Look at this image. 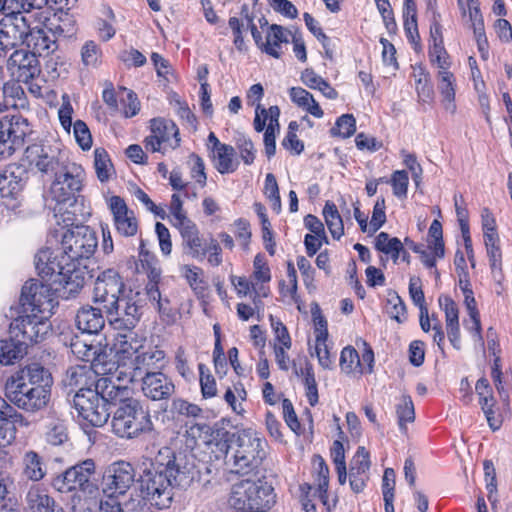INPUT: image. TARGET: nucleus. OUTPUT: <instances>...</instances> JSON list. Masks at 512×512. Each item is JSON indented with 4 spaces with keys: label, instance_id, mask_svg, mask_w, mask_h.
<instances>
[{
    "label": "nucleus",
    "instance_id": "obj_56",
    "mask_svg": "<svg viewBox=\"0 0 512 512\" xmlns=\"http://www.w3.org/2000/svg\"><path fill=\"white\" fill-rule=\"evenodd\" d=\"M390 183L393 188V193L395 196L401 198L406 197L407 189H408V173L404 170H397L392 174Z\"/></svg>",
    "mask_w": 512,
    "mask_h": 512
},
{
    "label": "nucleus",
    "instance_id": "obj_57",
    "mask_svg": "<svg viewBox=\"0 0 512 512\" xmlns=\"http://www.w3.org/2000/svg\"><path fill=\"white\" fill-rule=\"evenodd\" d=\"M439 305L445 312L446 325L459 323L458 308L449 296H440Z\"/></svg>",
    "mask_w": 512,
    "mask_h": 512
},
{
    "label": "nucleus",
    "instance_id": "obj_62",
    "mask_svg": "<svg viewBox=\"0 0 512 512\" xmlns=\"http://www.w3.org/2000/svg\"><path fill=\"white\" fill-rule=\"evenodd\" d=\"M146 296L149 301L153 304L155 308L158 309L159 312H166L168 309L169 301L168 299H162L161 293L158 288V284L156 283H148L146 285Z\"/></svg>",
    "mask_w": 512,
    "mask_h": 512
},
{
    "label": "nucleus",
    "instance_id": "obj_7",
    "mask_svg": "<svg viewBox=\"0 0 512 512\" xmlns=\"http://www.w3.org/2000/svg\"><path fill=\"white\" fill-rule=\"evenodd\" d=\"M117 302L113 309L107 308L104 310L110 323L118 329H132L141 316L143 303L141 292L129 289L117 298Z\"/></svg>",
    "mask_w": 512,
    "mask_h": 512
},
{
    "label": "nucleus",
    "instance_id": "obj_47",
    "mask_svg": "<svg viewBox=\"0 0 512 512\" xmlns=\"http://www.w3.org/2000/svg\"><path fill=\"white\" fill-rule=\"evenodd\" d=\"M45 438L51 445L57 446L63 444L68 439L64 423L59 420H53L48 423Z\"/></svg>",
    "mask_w": 512,
    "mask_h": 512
},
{
    "label": "nucleus",
    "instance_id": "obj_11",
    "mask_svg": "<svg viewBox=\"0 0 512 512\" xmlns=\"http://www.w3.org/2000/svg\"><path fill=\"white\" fill-rule=\"evenodd\" d=\"M73 404L79 416L92 426L101 427L109 419V407H107V403H105L95 388L94 390H86L75 394Z\"/></svg>",
    "mask_w": 512,
    "mask_h": 512
},
{
    "label": "nucleus",
    "instance_id": "obj_22",
    "mask_svg": "<svg viewBox=\"0 0 512 512\" xmlns=\"http://www.w3.org/2000/svg\"><path fill=\"white\" fill-rule=\"evenodd\" d=\"M7 68L18 82L23 83L33 80L41 72L36 55L23 49L11 54L7 61Z\"/></svg>",
    "mask_w": 512,
    "mask_h": 512
},
{
    "label": "nucleus",
    "instance_id": "obj_55",
    "mask_svg": "<svg viewBox=\"0 0 512 512\" xmlns=\"http://www.w3.org/2000/svg\"><path fill=\"white\" fill-rule=\"evenodd\" d=\"M81 57L85 66L95 67L101 57L99 46L93 41L86 42L81 49Z\"/></svg>",
    "mask_w": 512,
    "mask_h": 512
},
{
    "label": "nucleus",
    "instance_id": "obj_24",
    "mask_svg": "<svg viewBox=\"0 0 512 512\" xmlns=\"http://www.w3.org/2000/svg\"><path fill=\"white\" fill-rule=\"evenodd\" d=\"M114 378L118 381H123V379L117 378L115 369H112L111 373L103 375V377L99 378L95 383V389L105 403H107V407L117 404L119 406L128 402V400H133L130 397L131 390L126 385L116 384ZM124 382L127 381L124 380Z\"/></svg>",
    "mask_w": 512,
    "mask_h": 512
},
{
    "label": "nucleus",
    "instance_id": "obj_50",
    "mask_svg": "<svg viewBox=\"0 0 512 512\" xmlns=\"http://www.w3.org/2000/svg\"><path fill=\"white\" fill-rule=\"evenodd\" d=\"M356 120L351 114H344L338 118L335 126L331 129L333 136L348 138L355 133Z\"/></svg>",
    "mask_w": 512,
    "mask_h": 512
},
{
    "label": "nucleus",
    "instance_id": "obj_8",
    "mask_svg": "<svg viewBox=\"0 0 512 512\" xmlns=\"http://www.w3.org/2000/svg\"><path fill=\"white\" fill-rule=\"evenodd\" d=\"M113 366L114 364L102 362L99 357L92 367L85 365L70 367L62 379V384L69 395L79 394L86 390H94L96 383L94 375H106L111 373Z\"/></svg>",
    "mask_w": 512,
    "mask_h": 512
},
{
    "label": "nucleus",
    "instance_id": "obj_40",
    "mask_svg": "<svg viewBox=\"0 0 512 512\" xmlns=\"http://www.w3.org/2000/svg\"><path fill=\"white\" fill-rule=\"evenodd\" d=\"M323 216L332 237L339 240L344 234V226L338 209L333 202L327 201L325 203Z\"/></svg>",
    "mask_w": 512,
    "mask_h": 512
},
{
    "label": "nucleus",
    "instance_id": "obj_39",
    "mask_svg": "<svg viewBox=\"0 0 512 512\" xmlns=\"http://www.w3.org/2000/svg\"><path fill=\"white\" fill-rule=\"evenodd\" d=\"M464 304L466 306V309L468 311V314L470 316L472 325L469 327V329L472 331H475V337L477 340L483 345V339L481 336V322H480V316L479 311L476 307V301L473 295V291L470 288L469 281L465 282V288H464Z\"/></svg>",
    "mask_w": 512,
    "mask_h": 512
},
{
    "label": "nucleus",
    "instance_id": "obj_9",
    "mask_svg": "<svg viewBox=\"0 0 512 512\" xmlns=\"http://www.w3.org/2000/svg\"><path fill=\"white\" fill-rule=\"evenodd\" d=\"M85 172L80 165L64 163L55 173L50 192L57 202H66L82 190Z\"/></svg>",
    "mask_w": 512,
    "mask_h": 512
},
{
    "label": "nucleus",
    "instance_id": "obj_48",
    "mask_svg": "<svg viewBox=\"0 0 512 512\" xmlns=\"http://www.w3.org/2000/svg\"><path fill=\"white\" fill-rule=\"evenodd\" d=\"M399 428L402 432L407 431L406 424L415 419L414 405L409 396H403L401 403L397 406Z\"/></svg>",
    "mask_w": 512,
    "mask_h": 512
},
{
    "label": "nucleus",
    "instance_id": "obj_54",
    "mask_svg": "<svg viewBox=\"0 0 512 512\" xmlns=\"http://www.w3.org/2000/svg\"><path fill=\"white\" fill-rule=\"evenodd\" d=\"M70 347L74 355L87 362L92 360L96 354V348L93 345L87 344L78 337L72 340Z\"/></svg>",
    "mask_w": 512,
    "mask_h": 512
},
{
    "label": "nucleus",
    "instance_id": "obj_63",
    "mask_svg": "<svg viewBox=\"0 0 512 512\" xmlns=\"http://www.w3.org/2000/svg\"><path fill=\"white\" fill-rule=\"evenodd\" d=\"M189 161L191 163V177L201 187H204L206 185L207 175L205 173V165L203 160L199 156L192 154Z\"/></svg>",
    "mask_w": 512,
    "mask_h": 512
},
{
    "label": "nucleus",
    "instance_id": "obj_5",
    "mask_svg": "<svg viewBox=\"0 0 512 512\" xmlns=\"http://www.w3.org/2000/svg\"><path fill=\"white\" fill-rule=\"evenodd\" d=\"M95 473L94 461L87 459L54 477L52 486L61 493L80 491L86 496H93L98 490Z\"/></svg>",
    "mask_w": 512,
    "mask_h": 512
},
{
    "label": "nucleus",
    "instance_id": "obj_23",
    "mask_svg": "<svg viewBox=\"0 0 512 512\" xmlns=\"http://www.w3.org/2000/svg\"><path fill=\"white\" fill-rule=\"evenodd\" d=\"M108 207L113 216L116 231L124 237H132L138 231V221L123 198L112 196L108 199Z\"/></svg>",
    "mask_w": 512,
    "mask_h": 512
},
{
    "label": "nucleus",
    "instance_id": "obj_37",
    "mask_svg": "<svg viewBox=\"0 0 512 512\" xmlns=\"http://www.w3.org/2000/svg\"><path fill=\"white\" fill-rule=\"evenodd\" d=\"M214 167L220 174L236 171L238 161L235 159V149L231 145L221 146L213 153Z\"/></svg>",
    "mask_w": 512,
    "mask_h": 512
},
{
    "label": "nucleus",
    "instance_id": "obj_36",
    "mask_svg": "<svg viewBox=\"0 0 512 512\" xmlns=\"http://www.w3.org/2000/svg\"><path fill=\"white\" fill-rule=\"evenodd\" d=\"M27 348L23 340L10 335V339L0 341V363L4 365L12 364L26 354Z\"/></svg>",
    "mask_w": 512,
    "mask_h": 512
},
{
    "label": "nucleus",
    "instance_id": "obj_15",
    "mask_svg": "<svg viewBox=\"0 0 512 512\" xmlns=\"http://www.w3.org/2000/svg\"><path fill=\"white\" fill-rule=\"evenodd\" d=\"M15 9H8L0 20V43L6 47H14L26 41L30 32V18Z\"/></svg>",
    "mask_w": 512,
    "mask_h": 512
},
{
    "label": "nucleus",
    "instance_id": "obj_31",
    "mask_svg": "<svg viewBox=\"0 0 512 512\" xmlns=\"http://www.w3.org/2000/svg\"><path fill=\"white\" fill-rule=\"evenodd\" d=\"M68 293V295H75L78 293L85 284L84 271L79 267V264L69 262L66 270L58 279L54 280Z\"/></svg>",
    "mask_w": 512,
    "mask_h": 512
},
{
    "label": "nucleus",
    "instance_id": "obj_46",
    "mask_svg": "<svg viewBox=\"0 0 512 512\" xmlns=\"http://www.w3.org/2000/svg\"><path fill=\"white\" fill-rule=\"evenodd\" d=\"M375 248L389 255L403 251V244L397 237H390L386 232H380L375 239Z\"/></svg>",
    "mask_w": 512,
    "mask_h": 512
},
{
    "label": "nucleus",
    "instance_id": "obj_60",
    "mask_svg": "<svg viewBox=\"0 0 512 512\" xmlns=\"http://www.w3.org/2000/svg\"><path fill=\"white\" fill-rule=\"evenodd\" d=\"M429 235L433 238V252L438 258L444 256V243H443V233H442V225L438 220H434L431 223L429 228Z\"/></svg>",
    "mask_w": 512,
    "mask_h": 512
},
{
    "label": "nucleus",
    "instance_id": "obj_35",
    "mask_svg": "<svg viewBox=\"0 0 512 512\" xmlns=\"http://www.w3.org/2000/svg\"><path fill=\"white\" fill-rule=\"evenodd\" d=\"M260 492V487L251 479H245L234 486V493L240 496L239 499H242L244 504L247 503L250 509H256V511L263 507L259 496Z\"/></svg>",
    "mask_w": 512,
    "mask_h": 512
},
{
    "label": "nucleus",
    "instance_id": "obj_53",
    "mask_svg": "<svg viewBox=\"0 0 512 512\" xmlns=\"http://www.w3.org/2000/svg\"><path fill=\"white\" fill-rule=\"evenodd\" d=\"M170 104L175 109L177 115L191 127H195L196 118L189 109L187 103L183 102L177 94H173L170 98Z\"/></svg>",
    "mask_w": 512,
    "mask_h": 512
},
{
    "label": "nucleus",
    "instance_id": "obj_34",
    "mask_svg": "<svg viewBox=\"0 0 512 512\" xmlns=\"http://www.w3.org/2000/svg\"><path fill=\"white\" fill-rule=\"evenodd\" d=\"M22 475L31 481L37 482L46 475V467L42 457L35 451H27L22 458Z\"/></svg>",
    "mask_w": 512,
    "mask_h": 512
},
{
    "label": "nucleus",
    "instance_id": "obj_17",
    "mask_svg": "<svg viewBox=\"0 0 512 512\" xmlns=\"http://www.w3.org/2000/svg\"><path fill=\"white\" fill-rule=\"evenodd\" d=\"M125 333H118L115 336L113 343V351L115 362L113 369L117 374V378L121 379L120 372L126 370V368L132 363V359L140 353V350L144 348L146 339L139 337L136 333L127 329Z\"/></svg>",
    "mask_w": 512,
    "mask_h": 512
},
{
    "label": "nucleus",
    "instance_id": "obj_20",
    "mask_svg": "<svg viewBox=\"0 0 512 512\" xmlns=\"http://www.w3.org/2000/svg\"><path fill=\"white\" fill-rule=\"evenodd\" d=\"M29 167L42 174L56 173L64 162L59 152L51 146L34 144L25 151Z\"/></svg>",
    "mask_w": 512,
    "mask_h": 512
},
{
    "label": "nucleus",
    "instance_id": "obj_52",
    "mask_svg": "<svg viewBox=\"0 0 512 512\" xmlns=\"http://www.w3.org/2000/svg\"><path fill=\"white\" fill-rule=\"evenodd\" d=\"M491 377L493 379L495 388L501 398V400L508 404L509 394L503 385L502 371H501V359L500 356H496L493 361Z\"/></svg>",
    "mask_w": 512,
    "mask_h": 512
},
{
    "label": "nucleus",
    "instance_id": "obj_18",
    "mask_svg": "<svg viewBox=\"0 0 512 512\" xmlns=\"http://www.w3.org/2000/svg\"><path fill=\"white\" fill-rule=\"evenodd\" d=\"M151 134L145 139V148L151 152H165L179 145V130L174 122L162 118L151 120Z\"/></svg>",
    "mask_w": 512,
    "mask_h": 512
},
{
    "label": "nucleus",
    "instance_id": "obj_6",
    "mask_svg": "<svg viewBox=\"0 0 512 512\" xmlns=\"http://www.w3.org/2000/svg\"><path fill=\"white\" fill-rule=\"evenodd\" d=\"M98 246L96 232L88 226H76L67 230L61 240V249L69 262L79 264L82 259H89Z\"/></svg>",
    "mask_w": 512,
    "mask_h": 512
},
{
    "label": "nucleus",
    "instance_id": "obj_58",
    "mask_svg": "<svg viewBox=\"0 0 512 512\" xmlns=\"http://www.w3.org/2000/svg\"><path fill=\"white\" fill-rule=\"evenodd\" d=\"M74 136L76 138L77 143L83 150H88L92 146V137L87 125L81 121L77 120L73 125Z\"/></svg>",
    "mask_w": 512,
    "mask_h": 512
},
{
    "label": "nucleus",
    "instance_id": "obj_51",
    "mask_svg": "<svg viewBox=\"0 0 512 512\" xmlns=\"http://www.w3.org/2000/svg\"><path fill=\"white\" fill-rule=\"evenodd\" d=\"M430 61L436 65L439 70H449V56L441 43L432 44L429 50Z\"/></svg>",
    "mask_w": 512,
    "mask_h": 512
},
{
    "label": "nucleus",
    "instance_id": "obj_42",
    "mask_svg": "<svg viewBox=\"0 0 512 512\" xmlns=\"http://www.w3.org/2000/svg\"><path fill=\"white\" fill-rule=\"evenodd\" d=\"M458 5H459L460 9L462 10L463 16H466V13L468 11V15H469V19L472 23L474 35L481 36L483 34V32H485V29H484L483 17L480 12L477 1H475V0H458Z\"/></svg>",
    "mask_w": 512,
    "mask_h": 512
},
{
    "label": "nucleus",
    "instance_id": "obj_44",
    "mask_svg": "<svg viewBox=\"0 0 512 512\" xmlns=\"http://www.w3.org/2000/svg\"><path fill=\"white\" fill-rule=\"evenodd\" d=\"M94 167L100 182L108 181L114 173L113 165L105 149L97 148L94 151Z\"/></svg>",
    "mask_w": 512,
    "mask_h": 512
},
{
    "label": "nucleus",
    "instance_id": "obj_19",
    "mask_svg": "<svg viewBox=\"0 0 512 512\" xmlns=\"http://www.w3.org/2000/svg\"><path fill=\"white\" fill-rule=\"evenodd\" d=\"M135 473L128 462L119 461L111 464L102 480V490L106 496L123 495L134 483Z\"/></svg>",
    "mask_w": 512,
    "mask_h": 512
},
{
    "label": "nucleus",
    "instance_id": "obj_30",
    "mask_svg": "<svg viewBox=\"0 0 512 512\" xmlns=\"http://www.w3.org/2000/svg\"><path fill=\"white\" fill-rule=\"evenodd\" d=\"M104 310L101 306H83L76 314L77 328L87 334H97L105 324V319L102 313Z\"/></svg>",
    "mask_w": 512,
    "mask_h": 512
},
{
    "label": "nucleus",
    "instance_id": "obj_2",
    "mask_svg": "<svg viewBox=\"0 0 512 512\" xmlns=\"http://www.w3.org/2000/svg\"><path fill=\"white\" fill-rule=\"evenodd\" d=\"M52 377L47 369L34 363L16 371L6 382V396L18 408L37 412L50 399Z\"/></svg>",
    "mask_w": 512,
    "mask_h": 512
},
{
    "label": "nucleus",
    "instance_id": "obj_61",
    "mask_svg": "<svg viewBox=\"0 0 512 512\" xmlns=\"http://www.w3.org/2000/svg\"><path fill=\"white\" fill-rule=\"evenodd\" d=\"M385 208V199L381 197L376 201L373 208V213L370 221L371 233H375L386 222Z\"/></svg>",
    "mask_w": 512,
    "mask_h": 512
},
{
    "label": "nucleus",
    "instance_id": "obj_3",
    "mask_svg": "<svg viewBox=\"0 0 512 512\" xmlns=\"http://www.w3.org/2000/svg\"><path fill=\"white\" fill-rule=\"evenodd\" d=\"M225 452V462L231 472L249 475L266 457V441L252 429H242L217 444Z\"/></svg>",
    "mask_w": 512,
    "mask_h": 512
},
{
    "label": "nucleus",
    "instance_id": "obj_13",
    "mask_svg": "<svg viewBox=\"0 0 512 512\" xmlns=\"http://www.w3.org/2000/svg\"><path fill=\"white\" fill-rule=\"evenodd\" d=\"M125 285L121 276L115 270L108 269L102 272L94 283L93 302L104 310L113 309L117 298L125 294Z\"/></svg>",
    "mask_w": 512,
    "mask_h": 512
},
{
    "label": "nucleus",
    "instance_id": "obj_4",
    "mask_svg": "<svg viewBox=\"0 0 512 512\" xmlns=\"http://www.w3.org/2000/svg\"><path fill=\"white\" fill-rule=\"evenodd\" d=\"M111 430L119 438L136 439L151 433L154 425L150 413L137 400H128L112 413Z\"/></svg>",
    "mask_w": 512,
    "mask_h": 512
},
{
    "label": "nucleus",
    "instance_id": "obj_32",
    "mask_svg": "<svg viewBox=\"0 0 512 512\" xmlns=\"http://www.w3.org/2000/svg\"><path fill=\"white\" fill-rule=\"evenodd\" d=\"M289 96L291 101L302 110L308 112L316 118H322L324 115L323 110L318 102L314 99L313 95L302 87H292L289 89Z\"/></svg>",
    "mask_w": 512,
    "mask_h": 512
},
{
    "label": "nucleus",
    "instance_id": "obj_33",
    "mask_svg": "<svg viewBox=\"0 0 512 512\" xmlns=\"http://www.w3.org/2000/svg\"><path fill=\"white\" fill-rule=\"evenodd\" d=\"M26 502L30 512H55L56 505L54 499L38 486H33L29 489Z\"/></svg>",
    "mask_w": 512,
    "mask_h": 512
},
{
    "label": "nucleus",
    "instance_id": "obj_29",
    "mask_svg": "<svg viewBox=\"0 0 512 512\" xmlns=\"http://www.w3.org/2000/svg\"><path fill=\"white\" fill-rule=\"evenodd\" d=\"M475 390L489 427L494 431L498 430L501 426V421L495 417L494 407L496 405V399L493 396L488 380L486 378H480L476 383Z\"/></svg>",
    "mask_w": 512,
    "mask_h": 512
},
{
    "label": "nucleus",
    "instance_id": "obj_14",
    "mask_svg": "<svg viewBox=\"0 0 512 512\" xmlns=\"http://www.w3.org/2000/svg\"><path fill=\"white\" fill-rule=\"evenodd\" d=\"M20 302L25 312L41 316L50 314L54 307L51 289L37 280H30L24 284Z\"/></svg>",
    "mask_w": 512,
    "mask_h": 512
},
{
    "label": "nucleus",
    "instance_id": "obj_64",
    "mask_svg": "<svg viewBox=\"0 0 512 512\" xmlns=\"http://www.w3.org/2000/svg\"><path fill=\"white\" fill-rule=\"evenodd\" d=\"M122 512H150V506L145 498L137 495L123 504Z\"/></svg>",
    "mask_w": 512,
    "mask_h": 512
},
{
    "label": "nucleus",
    "instance_id": "obj_28",
    "mask_svg": "<svg viewBox=\"0 0 512 512\" xmlns=\"http://www.w3.org/2000/svg\"><path fill=\"white\" fill-rule=\"evenodd\" d=\"M25 42L28 47L32 48L31 53L43 57L55 52L58 48L55 32H52V30L50 28L48 29L46 26L31 27Z\"/></svg>",
    "mask_w": 512,
    "mask_h": 512
},
{
    "label": "nucleus",
    "instance_id": "obj_43",
    "mask_svg": "<svg viewBox=\"0 0 512 512\" xmlns=\"http://www.w3.org/2000/svg\"><path fill=\"white\" fill-rule=\"evenodd\" d=\"M44 71L51 80L58 79L68 73L69 63L64 57L55 52L44 56Z\"/></svg>",
    "mask_w": 512,
    "mask_h": 512
},
{
    "label": "nucleus",
    "instance_id": "obj_16",
    "mask_svg": "<svg viewBox=\"0 0 512 512\" xmlns=\"http://www.w3.org/2000/svg\"><path fill=\"white\" fill-rule=\"evenodd\" d=\"M49 328L50 324L47 316L31 313L14 319L10 324L9 332L12 337L23 340L24 344L28 347L42 341Z\"/></svg>",
    "mask_w": 512,
    "mask_h": 512
},
{
    "label": "nucleus",
    "instance_id": "obj_38",
    "mask_svg": "<svg viewBox=\"0 0 512 512\" xmlns=\"http://www.w3.org/2000/svg\"><path fill=\"white\" fill-rule=\"evenodd\" d=\"M439 89L443 96L444 107L447 111L454 113L456 105L454 103L455 89H454V76L449 70H439Z\"/></svg>",
    "mask_w": 512,
    "mask_h": 512
},
{
    "label": "nucleus",
    "instance_id": "obj_1",
    "mask_svg": "<svg viewBox=\"0 0 512 512\" xmlns=\"http://www.w3.org/2000/svg\"><path fill=\"white\" fill-rule=\"evenodd\" d=\"M193 481V475L181 469L175 462L172 451L165 447L159 451L155 463L141 476V487L150 506L168 508L173 499V487L185 488Z\"/></svg>",
    "mask_w": 512,
    "mask_h": 512
},
{
    "label": "nucleus",
    "instance_id": "obj_49",
    "mask_svg": "<svg viewBox=\"0 0 512 512\" xmlns=\"http://www.w3.org/2000/svg\"><path fill=\"white\" fill-rule=\"evenodd\" d=\"M181 274L187 280L190 287L197 293H202L204 290V281L202 279L203 271L201 268L190 265H183L181 267Z\"/></svg>",
    "mask_w": 512,
    "mask_h": 512
},
{
    "label": "nucleus",
    "instance_id": "obj_21",
    "mask_svg": "<svg viewBox=\"0 0 512 512\" xmlns=\"http://www.w3.org/2000/svg\"><path fill=\"white\" fill-rule=\"evenodd\" d=\"M64 256L66 254L63 253L61 248L57 250H51L50 248L40 250L35 256V267L38 274L42 278L54 282L69 265V259Z\"/></svg>",
    "mask_w": 512,
    "mask_h": 512
},
{
    "label": "nucleus",
    "instance_id": "obj_26",
    "mask_svg": "<svg viewBox=\"0 0 512 512\" xmlns=\"http://www.w3.org/2000/svg\"><path fill=\"white\" fill-rule=\"evenodd\" d=\"M26 181V172L22 167L10 166L0 172V197L6 200H17L22 193Z\"/></svg>",
    "mask_w": 512,
    "mask_h": 512
},
{
    "label": "nucleus",
    "instance_id": "obj_59",
    "mask_svg": "<svg viewBox=\"0 0 512 512\" xmlns=\"http://www.w3.org/2000/svg\"><path fill=\"white\" fill-rule=\"evenodd\" d=\"M172 411L179 415L196 418L201 414L202 409L198 405L189 403L186 400L175 399L172 402Z\"/></svg>",
    "mask_w": 512,
    "mask_h": 512
},
{
    "label": "nucleus",
    "instance_id": "obj_10",
    "mask_svg": "<svg viewBox=\"0 0 512 512\" xmlns=\"http://www.w3.org/2000/svg\"><path fill=\"white\" fill-rule=\"evenodd\" d=\"M132 360L126 370L120 372L121 379L127 383L139 381L147 374L161 370L164 367L165 352L157 346L145 345Z\"/></svg>",
    "mask_w": 512,
    "mask_h": 512
},
{
    "label": "nucleus",
    "instance_id": "obj_41",
    "mask_svg": "<svg viewBox=\"0 0 512 512\" xmlns=\"http://www.w3.org/2000/svg\"><path fill=\"white\" fill-rule=\"evenodd\" d=\"M283 42H288L283 28L279 25L273 24L269 27V31L267 32L266 42L262 43V51L274 58H279V48Z\"/></svg>",
    "mask_w": 512,
    "mask_h": 512
},
{
    "label": "nucleus",
    "instance_id": "obj_25",
    "mask_svg": "<svg viewBox=\"0 0 512 512\" xmlns=\"http://www.w3.org/2000/svg\"><path fill=\"white\" fill-rule=\"evenodd\" d=\"M143 394L153 400L160 401L170 398L175 392V385L171 378L160 370L147 374L139 379Z\"/></svg>",
    "mask_w": 512,
    "mask_h": 512
},
{
    "label": "nucleus",
    "instance_id": "obj_27",
    "mask_svg": "<svg viewBox=\"0 0 512 512\" xmlns=\"http://www.w3.org/2000/svg\"><path fill=\"white\" fill-rule=\"evenodd\" d=\"M181 237L184 253L194 259L202 260L207 254L206 242L200 236L198 227L193 221L177 226Z\"/></svg>",
    "mask_w": 512,
    "mask_h": 512
},
{
    "label": "nucleus",
    "instance_id": "obj_12",
    "mask_svg": "<svg viewBox=\"0 0 512 512\" xmlns=\"http://www.w3.org/2000/svg\"><path fill=\"white\" fill-rule=\"evenodd\" d=\"M31 132L30 124L23 116H4L0 120V144L4 146L0 151L1 155L11 156L23 146L25 137Z\"/></svg>",
    "mask_w": 512,
    "mask_h": 512
},
{
    "label": "nucleus",
    "instance_id": "obj_45",
    "mask_svg": "<svg viewBox=\"0 0 512 512\" xmlns=\"http://www.w3.org/2000/svg\"><path fill=\"white\" fill-rule=\"evenodd\" d=\"M340 367L343 372L350 373H364V367L361 364L359 354L356 349L351 346L345 347L340 356Z\"/></svg>",
    "mask_w": 512,
    "mask_h": 512
}]
</instances>
